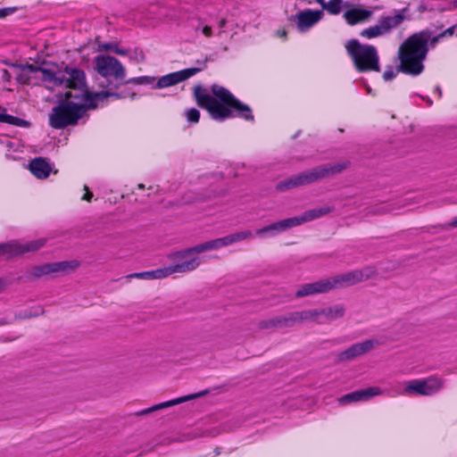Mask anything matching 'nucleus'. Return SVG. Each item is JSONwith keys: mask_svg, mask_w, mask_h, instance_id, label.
Listing matches in <instances>:
<instances>
[{"mask_svg": "<svg viewBox=\"0 0 457 457\" xmlns=\"http://www.w3.org/2000/svg\"><path fill=\"white\" fill-rule=\"evenodd\" d=\"M423 30L428 31V34H429V37H427V39H426V40H427V44H428V50H429L430 48H432V49H433V48H435V47H436V44L439 42V40H440L441 38H443V37L441 36V34H440V33H439V34H437V35H436V36H433V32H432V30H431V29H424Z\"/></svg>", "mask_w": 457, "mask_h": 457, "instance_id": "nucleus-32", "label": "nucleus"}, {"mask_svg": "<svg viewBox=\"0 0 457 457\" xmlns=\"http://www.w3.org/2000/svg\"><path fill=\"white\" fill-rule=\"evenodd\" d=\"M63 74L64 80L62 87L65 88L78 90V93H84V91L88 87L86 73L83 70L71 64H67L63 69Z\"/></svg>", "mask_w": 457, "mask_h": 457, "instance_id": "nucleus-13", "label": "nucleus"}, {"mask_svg": "<svg viewBox=\"0 0 457 457\" xmlns=\"http://www.w3.org/2000/svg\"><path fill=\"white\" fill-rule=\"evenodd\" d=\"M418 12H427L428 11V8L425 4H420L418 6Z\"/></svg>", "mask_w": 457, "mask_h": 457, "instance_id": "nucleus-48", "label": "nucleus"}, {"mask_svg": "<svg viewBox=\"0 0 457 457\" xmlns=\"http://www.w3.org/2000/svg\"><path fill=\"white\" fill-rule=\"evenodd\" d=\"M4 74H6V75H8L10 77V75H9L7 71H4Z\"/></svg>", "mask_w": 457, "mask_h": 457, "instance_id": "nucleus-60", "label": "nucleus"}, {"mask_svg": "<svg viewBox=\"0 0 457 457\" xmlns=\"http://www.w3.org/2000/svg\"><path fill=\"white\" fill-rule=\"evenodd\" d=\"M13 320H8L7 318H0V326L10 325Z\"/></svg>", "mask_w": 457, "mask_h": 457, "instance_id": "nucleus-47", "label": "nucleus"}, {"mask_svg": "<svg viewBox=\"0 0 457 457\" xmlns=\"http://www.w3.org/2000/svg\"><path fill=\"white\" fill-rule=\"evenodd\" d=\"M41 73L43 81L51 83L54 87H62L64 80L63 71H54L52 69L43 67Z\"/></svg>", "mask_w": 457, "mask_h": 457, "instance_id": "nucleus-26", "label": "nucleus"}, {"mask_svg": "<svg viewBox=\"0 0 457 457\" xmlns=\"http://www.w3.org/2000/svg\"><path fill=\"white\" fill-rule=\"evenodd\" d=\"M278 35H279L280 37H287V31H286V30H283L281 33L278 31Z\"/></svg>", "mask_w": 457, "mask_h": 457, "instance_id": "nucleus-55", "label": "nucleus"}, {"mask_svg": "<svg viewBox=\"0 0 457 457\" xmlns=\"http://www.w3.org/2000/svg\"><path fill=\"white\" fill-rule=\"evenodd\" d=\"M46 243V238H39L21 244L16 240L0 244V256L6 255L8 258L22 255L26 253H33L41 249Z\"/></svg>", "mask_w": 457, "mask_h": 457, "instance_id": "nucleus-12", "label": "nucleus"}, {"mask_svg": "<svg viewBox=\"0 0 457 457\" xmlns=\"http://www.w3.org/2000/svg\"><path fill=\"white\" fill-rule=\"evenodd\" d=\"M449 226L453 228H457V216L451 220Z\"/></svg>", "mask_w": 457, "mask_h": 457, "instance_id": "nucleus-49", "label": "nucleus"}, {"mask_svg": "<svg viewBox=\"0 0 457 457\" xmlns=\"http://www.w3.org/2000/svg\"><path fill=\"white\" fill-rule=\"evenodd\" d=\"M0 122L21 128H29L30 126V122L29 120L8 114L5 111L4 112H0Z\"/></svg>", "mask_w": 457, "mask_h": 457, "instance_id": "nucleus-27", "label": "nucleus"}, {"mask_svg": "<svg viewBox=\"0 0 457 457\" xmlns=\"http://www.w3.org/2000/svg\"><path fill=\"white\" fill-rule=\"evenodd\" d=\"M37 316H38L37 312H33L31 310L28 309V310H24V311L15 313L13 320H27V319H31V318H35Z\"/></svg>", "mask_w": 457, "mask_h": 457, "instance_id": "nucleus-35", "label": "nucleus"}, {"mask_svg": "<svg viewBox=\"0 0 457 457\" xmlns=\"http://www.w3.org/2000/svg\"><path fill=\"white\" fill-rule=\"evenodd\" d=\"M84 189L86 190V193L82 196V200L90 202L93 197V193L89 191V189L87 186L84 187Z\"/></svg>", "mask_w": 457, "mask_h": 457, "instance_id": "nucleus-44", "label": "nucleus"}, {"mask_svg": "<svg viewBox=\"0 0 457 457\" xmlns=\"http://www.w3.org/2000/svg\"><path fill=\"white\" fill-rule=\"evenodd\" d=\"M399 72H403L402 70H399V65L394 69L393 67L389 66L384 72H383V79L386 81L394 79Z\"/></svg>", "mask_w": 457, "mask_h": 457, "instance_id": "nucleus-34", "label": "nucleus"}, {"mask_svg": "<svg viewBox=\"0 0 457 457\" xmlns=\"http://www.w3.org/2000/svg\"><path fill=\"white\" fill-rule=\"evenodd\" d=\"M126 278L151 279L150 270L131 273V274L127 275Z\"/></svg>", "mask_w": 457, "mask_h": 457, "instance_id": "nucleus-37", "label": "nucleus"}, {"mask_svg": "<svg viewBox=\"0 0 457 457\" xmlns=\"http://www.w3.org/2000/svg\"><path fill=\"white\" fill-rule=\"evenodd\" d=\"M323 10L305 9L292 15L290 20L296 21V26L300 32H305L323 18Z\"/></svg>", "mask_w": 457, "mask_h": 457, "instance_id": "nucleus-16", "label": "nucleus"}, {"mask_svg": "<svg viewBox=\"0 0 457 457\" xmlns=\"http://www.w3.org/2000/svg\"><path fill=\"white\" fill-rule=\"evenodd\" d=\"M203 33H204L206 37H212V28H211L210 26H204V27L203 28Z\"/></svg>", "mask_w": 457, "mask_h": 457, "instance_id": "nucleus-46", "label": "nucleus"}, {"mask_svg": "<svg viewBox=\"0 0 457 457\" xmlns=\"http://www.w3.org/2000/svg\"><path fill=\"white\" fill-rule=\"evenodd\" d=\"M377 345L376 340L369 339L363 342L356 343L349 346L345 351L337 353L336 362L342 363L353 361L354 359L370 352Z\"/></svg>", "mask_w": 457, "mask_h": 457, "instance_id": "nucleus-15", "label": "nucleus"}, {"mask_svg": "<svg viewBox=\"0 0 457 457\" xmlns=\"http://www.w3.org/2000/svg\"><path fill=\"white\" fill-rule=\"evenodd\" d=\"M211 91L214 96L209 94L207 88L198 84L193 88V96L197 105L205 109L212 120L223 121L237 117L246 121L254 120L250 106L237 99L228 89L213 84Z\"/></svg>", "mask_w": 457, "mask_h": 457, "instance_id": "nucleus-1", "label": "nucleus"}, {"mask_svg": "<svg viewBox=\"0 0 457 457\" xmlns=\"http://www.w3.org/2000/svg\"><path fill=\"white\" fill-rule=\"evenodd\" d=\"M319 4H323V0H316Z\"/></svg>", "mask_w": 457, "mask_h": 457, "instance_id": "nucleus-59", "label": "nucleus"}, {"mask_svg": "<svg viewBox=\"0 0 457 457\" xmlns=\"http://www.w3.org/2000/svg\"><path fill=\"white\" fill-rule=\"evenodd\" d=\"M226 24H227V20H226V19H224V18H223V19H221V20L219 21V27H220V28H223V27H225V26H226Z\"/></svg>", "mask_w": 457, "mask_h": 457, "instance_id": "nucleus-51", "label": "nucleus"}, {"mask_svg": "<svg viewBox=\"0 0 457 457\" xmlns=\"http://www.w3.org/2000/svg\"><path fill=\"white\" fill-rule=\"evenodd\" d=\"M456 37H457V33H456Z\"/></svg>", "mask_w": 457, "mask_h": 457, "instance_id": "nucleus-61", "label": "nucleus"}, {"mask_svg": "<svg viewBox=\"0 0 457 457\" xmlns=\"http://www.w3.org/2000/svg\"><path fill=\"white\" fill-rule=\"evenodd\" d=\"M349 165V161L325 163L278 182L276 184V189L280 192H285L299 187L311 185L316 181L341 173L347 169Z\"/></svg>", "mask_w": 457, "mask_h": 457, "instance_id": "nucleus-4", "label": "nucleus"}, {"mask_svg": "<svg viewBox=\"0 0 457 457\" xmlns=\"http://www.w3.org/2000/svg\"><path fill=\"white\" fill-rule=\"evenodd\" d=\"M109 97H114V98L120 99V98H123L124 96L120 92L109 90Z\"/></svg>", "mask_w": 457, "mask_h": 457, "instance_id": "nucleus-45", "label": "nucleus"}, {"mask_svg": "<svg viewBox=\"0 0 457 457\" xmlns=\"http://www.w3.org/2000/svg\"><path fill=\"white\" fill-rule=\"evenodd\" d=\"M366 89L368 94L372 95V89L370 88V86H366Z\"/></svg>", "mask_w": 457, "mask_h": 457, "instance_id": "nucleus-56", "label": "nucleus"}, {"mask_svg": "<svg viewBox=\"0 0 457 457\" xmlns=\"http://www.w3.org/2000/svg\"><path fill=\"white\" fill-rule=\"evenodd\" d=\"M202 70V67H191L162 76L158 79L156 84L153 86V88H164L175 86L191 78L192 76L200 72Z\"/></svg>", "mask_w": 457, "mask_h": 457, "instance_id": "nucleus-14", "label": "nucleus"}, {"mask_svg": "<svg viewBox=\"0 0 457 457\" xmlns=\"http://www.w3.org/2000/svg\"><path fill=\"white\" fill-rule=\"evenodd\" d=\"M130 59L135 60L137 62H142L145 61V56L144 52L139 48H135L133 54L129 56Z\"/></svg>", "mask_w": 457, "mask_h": 457, "instance_id": "nucleus-38", "label": "nucleus"}, {"mask_svg": "<svg viewBox=\"0 0 457 457\" xmlns=\"http://www.w3.org/2000/svg\"><path fill=\"white\" fill-rule=\"evenodd\" d=\"M210 251L206 242L170 253L168 260L173 263L170 265L173 273H187L196 270L201 264V258L197 254Z\"/></svg>", "mask_w": 457, "mask_h": 457, "instance_id": "nucleus-9", "label": "nucleus"}, {"mask_svg": "<svg viewBox=\"0 0 457 457\" xmlns=\"http://www.w3.org/2000/svg\"><path fill=\"white\" fill-rule=\"evenodd\" d=\"M138 187L143 189V188H145V185L144 184H138Z\"/></svg>", "mask_w": 457, "mask_h": 457, "instance_id": "nucleus-57", "label": "nucleus"}, {"mask_svg": "<svg viewBox=\"0 0 457 457\" xmlns=\"http://www.w3.org/2000/svg\"><path fill=\"white\" fill-rule=\"evenodd\" d=\"M456 29H457V23L449 27L448 29H445L440 34L443 37H452L454 34V31Z\"/></svg>", "mask_w": 457, "mask_h": 457, "instance_id": "nucleus-42", "label": "nucleus"}, {"mask_svg": "<svg viewBox=\"0 0 457 457\" xmlns=\"http://www.w3.org/2000/svg\"><path fill=\"white\" fill-rule=\"evenodd\" d=\"M17 10V7H4L0 9V19L12 14Z\"/></svg>", "mask_w": 457, "mask_h": 457, "instance_id": "nucleus-41", "label": "nucleus"}, {"mask_svg": "<svg viewBox=\"0 0 457 457\" xmlns=\"http://www.w3.org/2000/svg\"><path fill=\"white\" fill-rule=\"evenodd\" d=\"M6 287V283L3 278H0V293Z\"/></svg>", "mask_w": 457, "mask_h": 457, "instance_id": "nucleus-50", "label": "nucleus"}, {"mask_svg": "<svg viewBox=\"0 0 457 457\" xmlns=\"http://www.w3.org/2000/svg\"><path fill=\"white\" fill-rule=\"evenodd\" d=\"M79 265L80 262L77 260L48 262L34 266L31 269L30 276L33 279H38L44 276H51L52 278H55L60 275H67L72 273Z\"/></svg>", "mask_w": 457, "mask_h": 457, "instance_id": "nucleus-10", "label": "nucleus"}, {"mask_svg": "<svg viewBox=\"0 0 457 457\" xmlns=\"http://www.w3.org/2000/svg\"><path fill=\"white\" fill-rule=\"evenodd\" d=\"M372 15V12L363 8H352L344 13V18L349 25H355L367 21Z\"/></svg>", "mask_w": 457, "mask_h": 457, "instance_id": "nucleus-25", "label": "nucleus"}, {"mask_svg": "<svg viewBox=\"0 0 457 457\" xmlns=\"http://www.w3.org/2000/svg\"><path fill=\"white\" fill-rule=\"evenodd\" d=\"M323 9L327 10L330 14L337 15L341 12L343 0H329L320 4Z\"/></svg>", "mask_w": 457, "mask_h": 457, "instance_id": "nucleus-29", "label": "nucleus"}, {"mask_svg": "<svg viewBox=\"0 0 457 457\" xmlns=\"http://www.w3.org/2000/svg\"><path fill=\"white\" fill-rule=\"evenodd\" d=\"M12 66L19 67L21 70H23L28 74L29 73H36L42 71L43 65H34L31 63H26V64H12Z\"/></svg>", "mask_w": 457, "mask_h": 457, "instance_id": "nucleus-33", "label": "nucleus"}, {"mask_svg": "<svg viewBox=\"0 0 457 457\" xmlns=\"http://www.w3.org/2000/svg\"><path fill=\"white\" fill-rule=\"evenodd\" d=\"M334 210L335 208L333 206L328 205L310 209L303 212L299 216L280 220L270 225L258 228L255 230L254 234L255 236L262 238L275 237L276 235L284 232L289 228L300 226L303 223L323 217L332 212Z\"/></svg>", "mask_w": 457, "mask_h": 457, "instance_id": "nucleus-7", "label": "nucleus"}, {"mask_svg": "<svg viewBox=\"0 0 457 457\" xmlns=\"http://www.w3.org/2000/svg\"><path fill=\"white\" fill-rule=\"evenodd\" d=\"M435 92L438 93V96L442 97V89L439 86H436L435 88Z\"/></svg>", "mask_w": 457, "mask_h": 457, "instance_id": "nucleus-53", "label": "nucleus"}, {"mask_svg": "<svg viewBox=\"0 0 457 457\" xmlns=\"http://www.w3.org/2000/svg\"><path fill=\"white\" fill-rule=\"evenodd\" d=\"M200 119V112L196 108H190L187 112V120L192 123H198Z\"/></svg>", "mask_w": 457, "mask_h": 457, "instance_id": "nucleus-36", "label": "nucleus"}, {"mask_svg": "<svg viewBox=\"0 0 457 457\" xmlns=\"http://www.w3.org/2000/svg\"><path fill=\"white\" fill-rule=\"evenodd\" d=\"M94 62L97 71L96 79L99 87L117 89L126 85V69L116 57L99 54L95 57Z\"/></svg>", "mask_w": 457, "mask_h": 457, "instance_id": "nucleus-5", "label": "nucleus"}, {"mask_svg": "<svg viewBox=\"0 0 457 457\" xmlns=\"http://www.w3.org/2000/svg\"><path fill=\"white\" fill-rule=\"evenodd\" d=\"M208 393H209L208 390H204V391H201V392L194 394V395H189L182 396V397L176 398V399H173V400H170V401H167V402H163V403L155 404V405H154L152 407L144 409V410L137 412V415H145V414L151 413V412L155 411H159V410H162L164 408L171 407V406L182 403L184 402H187L188 400L195 399V398L205 395Z\"/></svg>", "mask_w": 457, "mask_h": 457, "instance_id": "nucleus-23", "label": "nucleus"}, {"mask_svg": "<svg viewBox=\"0 0 457 457\" xmlns=\"http://www.w3.org/2000/svg\"><path fill=\"white\" fill-rule=\"evenodd\" d=\"M16 80L21 84H29L30 77L26 71L21 70L19 73H17Z\"/></svg>", "mask_w": 457, "mask_h": 457, "instance_id": "nucleus-39", "label": "nucleus"}, {"mask_svg": "<svg viewBox=\"0 0 457 457\" xmlns=\"http://www.w3.org/2000/svg\"><path fill=\"white\" fill-rule=\"evenodd\" d=\"M382 35H386V33L379 21L377 25L364 29L360 32V36L367 38H373Z\"/></svg>", "mask_w": 457, "mask_h": 457, "instance_id": "nucleus-28", "label": "nucleus"}, {"mask_svg": "<svg viewBox=\"0 0 457 457\" xmlns=\"http://www.w3.org/2000/svg\"><path fill=\"white\" fill-rule=\"evenodd\" d=\"M418 96H420V95H418ZM420 97H421L422 99H425V100H426V102H427V104H428L429 106H431V105L433 104V101H432L428 96L425 98L424 96H420Z\"/></svg>", "mask_w": 457, "mask_h": 457, "instance_id": "nucleus-52", "label": "nucleus"}, {"mask_svg": "<svg viewBox=\"0 0 457 457\" xmlns=\"http://www.w3.org/2000/svg\"><path fill=\"white\" fill-rule=\"evenodd\" d=\"M155 80V77L153 76H140L134 77L130 79L126 78V85L133 84V85H150L153 84Z\"/></svg>", "mask_w": 457, "mask_h": 457, "instance_id": "nucleus-30", "label": "nucleus"}, {"mask_svg": "<svg viewBox=\"0 0 457 457\" xmlns=\"http://www.w3.org/2000/svg\"><path fill=\"white\" fill-rule=\"evenodd\" d=\"M304 313L306 316V322L317 321L320 315H323L328 321H331L344 317L345 309L342 304H336L321 309L304 310Z\"/></svg>", "mask_w": 457, "mask_h": 457, "instance_id": "nucleus-17", "label": "nucleus"}, {"mask_svg": "<svg viewBox=\"0 0 457 457\" xmlns=\"http://www.w3.org/2000/svg\"><path fill=\"white\" fill-rule=\"evenodd\" d=\"M364 279L361 270H353L345 274L337 275L325 279L302 285L295 295L296 298L328 293L333 289H338L355 285Z\"/></svg>", "mask_w": 457, "mask_h": 457, "instance_id": "nucleus-6", "label": "nucleus"}, {"mask_svg": "<svg viewBox=\"0 0 457 457\" xmlns=\"http://www.w3.org/2000/svg\"><path fill=\"white\" fill-rule=\"evenodd\" d=\"M441 384L437 379L428 381L412 380L405 387L407 393H414L420 395H430L437 392Z\"/></svg>", "mask_w": 457, "mask_h": 457, "instance_id": "nucleus-19", "label": "nucleus"}, {"mask_svg": "<svg viewBox=\"0 0 457 457\" xmlns=\"http://www.w3.org/2000/svg\"><path fill=\"white\" fill-rule=\"evenodd\" d=\"M151 279H160L169 277L173 273V270L170 266L160 268L157 270H150Z\"/></svg>", "mask_w": 457, "mask_h": 457, "instance_id": "nucleus-31", "label": "nucleus"}, {"mask_svg": "<svg viewBox=\"0 0 457 457\" xmlns=\"http://www.w3.org/2000/svg\"><path fill=\"white\" fill-rule=\"evenodd\" d=\"M109 90H102L99 92H93L87 87L84 93H78V96H75V99L82 100L85 104V108L87 111L95 110L97 108V101H104V99L109 97Z\"/></svg>", "mask_w": 457, "mask_h": 457, "instance_id": "nucleus-21", "label": "nucleus"}, {"mask_svg": "<svg viewBox=\"0 0 457 457\" xmlns=\"http://www.w3.org/2000/svg\"><path fill=\"white\" fill-rule=\"evenodd\" d=\"M345 46L357 71H380L379 56L374 46L361 44L358 39H350Z\"/></svg>", "mask_w": 457, "mask_h": 457, "instance_id": "nucleus-8", "label": "nucleus"}, {"mask_svg": "<svg viewBox=\"0 0 457 457\" xmlns=\"http://www.w3.org/2000/svg\"><path fill=\"white\" fill-rule=\"evenodd\" d=\"M381 390L377 386H370L361 390H356L343 395L339 402L342 404H347L354 402L367 401L371 397L378 395Z\"/></svg>", "mask_w": 457, "mask_h": 457, "instance_id": "nucleus-22", "label": "nucleus"}, {"mask_svg": "<svg viewBox=\"0 0 457 457\" xmlns=\"http://www.w3.org/2000/svg\"><path fill=\"white\" fill-rule=\"evenodd\" d=\"M306 322L304 310L288 312L285 315L275 316L262 320L258 323L259 329H278L292 328L296 324Z\"/></svg>", "mask_w": 457, "mask_h": 457, "instance_id": "nucleus-11", "label": "nucleus"}, {"mask_svg": "<svg viewBox=\"0 0 457 457\" xmlns=\"http://www.w3.org/2000/svg\"><path fill=\"white\" fill-rule=\"evenodd\" d=\"M301 134V130H298L296 131L293 136H292V139H295L299 137V135Z\"/></svg>", "mask_w": 457, "mask_h": 457, "instance_id": "nucleus-54", "label": "nucleus"}, {"mask_svg": "<svg viewBox=\"0 0 457 457\" xmlns=\"http://www.w3.org/2000/svg\"><path fill=\"white\" fill-rule=\"evenodd\" d=\"M78 93L68 90L58 94L56 104L49 115V125L54 129H62L69 126H76L87 112L82 100L75 99Z\"/></svg>", "mask_w": 457, "mask_h": 457, "instance_id": "nucleus-3", "label": "nucleus"}, {"mask_svg": "<svg viewBox=\"0 0 457 457\" xmlns=\"http://www.w3.org/2000/svg\"><path fill=\"white\" fill-rule=\"evenodd\" d=\"M453 6L457 8V0L453 2Z\"/></svg>", "mask_w": 457, "mask_h": 457, "instance_id": "nucleus-58", "label": "nucleus"}, {"mask_svg": "<svg viewBox=\"0 0 457 457\" xmlns=\"http://www.w3.org/2000/svg\"><path fill=\"white\" fill-rule=\"evenodd\" d=\"M113 53H115L116 54H119V55L125 56V55L129 54V51L127 49L120 48L117 46H115V48H113Z\"/></svg>", "mask_w": 457, "mask_h": 457, "instance_id": "nucleus-43", "label": "nucleus"}, {"mask_svg": "<svg viewBox=\"0 0 457 457\" xmlns=\"http://www.w3.org/2000/svg\"><path fill=\"white\" fill-rule=\"evenodd\" d=\"M117 43H112V42H105L104 44H101L98 46L99 51H111L113 52V48L117 46Z\"/></svg>", "mask_w": 457, "mask_h": 457, "instance_id": "nucleus-40", "label": "nucleus"}, {"mask_svg": "<svg viewBox=\"0 0 457 457\" xmlns=\"http://www.w3.org/2000/svg\"><path fill=\"white\" fill-rule=\"evenodd\" d=\"M30 172L39 179L49 177L52 170L51 165L43 157H36L29 163Z\"/></svg>", "mask_w": 457, "mask_h": 457, "instance_id": "nucleus-24", "label": "nucleus"}, {"mask_svg": "<svg viewBox=\"0 0 457 457\" xmlns=\"http://www.w3.org/2000/svg\"><path fill=\"white\" fill-rule=\"evenodd\" d=\"M253 237L250 230H244L227 235L223 237L216 238L213 240L206 241L208 247L211 250L219 249L220 247L228 246L232 244L248 239Z\"/></svg>", "mask_w": 457, "mask_h": 457, "instance_id": "nucleus-20", "label": "nucleus"}, {"mask_svg": "<svg viewBox=\"0 0 457 457\" xmlns=\"http://www.w3.org/2000/svg\"><path fill=\"white\" fill-rule=\"evenodd\" d=\"M409 12V6H405L403 9L393 10V15L382 16L379 19V22L386 34H389L394 29L399 27L405 20H411V17L407 15Z\"/></svg>", "mask_w": 457, "mask_h": 457, "instance_id": "nucleus-18", "label": "nucleus"}, {"mask_svg": "<svg viewBox=\"0 0 457 457\" xmlns=\"http://www.w3.org/2000/svg\"><path fill=\"white\" fill-rule=\"evenodd\" d=\"M429 34L420 30L409 36L399 46L398 58L399 70L411 76L421 74L425 69L423 62L426 60L428 48L427 37Z\"/></svg>", "mask_w": 457, "mask_h": 457, "instance_id": "nucleus-2", "label": "nucleus"}]
</instances>
